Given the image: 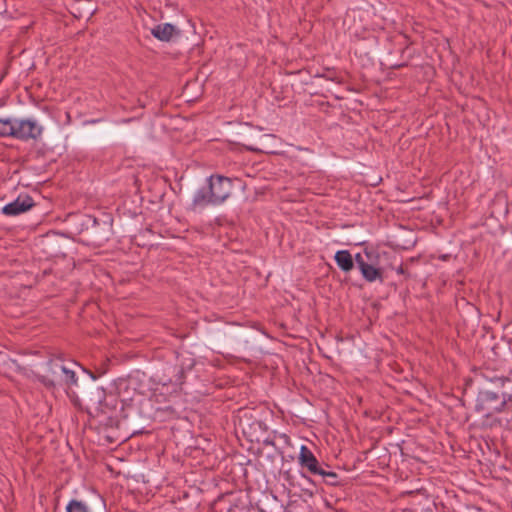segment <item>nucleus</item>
Instances as JSON below:
<instances>
[{
	"label": "nucleus",
	"mask_w": 512,
	"mask_h": 512,
	"mask_svg": "<svg viewBox=\"0 0 512 512\" xmlns=\"http://www.w3.org/2000/svg\"><path fill=\"white\" fill-rule=\"evenodd\" d=\"M106 425L112 426L113 425V419L112 418H108V422L106 423Z\"/></svg>",
	"instance_id": "29"
},
{
	"label": "nucleus",
	"mask_w": 512,
	"mask_h": 512,
	"mask_svg": "<svg viewBox=\"0 0 512 512\" xmlns=\"http://www.w3.org/2000/svg\"><path fill=\"white\" fill-rule=\"evenodd\" d=\"M233 179L221 175H211L206 179V186L201 187L194 195L193 207L219 205L232 194Z\"/></svg>",
	"instance_id": "2"
},
{
	"label": "nucleus",
	"mask_w": 512,
	"mask_h": 512,
	"mask_svg": "<svg viewBox=\"0 0 512 512\" xmlns=\"http://www.w3.org/2000/svg\"><path fill=\"white\" fill-rule=\"evenodd\" d=\"M80 241L93 247H102L113 235V219L108 214L99 217L82 215L79 218Z\"/></svg>",
	"instance_id": "1"
},
{
	"label": "nucleus",
	"mask_w": 512,
	"mask_h": 512,
	"mask_svg": "<svg viewBox=\"0 0 512 512\" xmlns=\"http://www.w3.org/2000/svg\"><path fill=\"white\" fill-rule=\"evenodd\" d=\"M195 365L194 359H189V363L184 364H172L166 363L160 372L154 374V380L163 386L171 385L174 390L181 388L185 382V373L187 370H191Z\"/></svg>",
	"instance_id": "4"
},
{
	"label": "nucleus",
	"mask_w": 512,
	"mask_h": 512,
	"mask_svg": "<svg viewBox=\"0 0 512 512\" xmlns=\"http://www.w3.org/2000/svg\"><path fill=\"white\" fill-rule=\"evenodd\" d=\"M365 256L368 262L365 265H362V268L360 269L362 277L367 282H374L379 280L381 283H383V270L376 267L374 263V259L377 258L378 255L374 251L365 249Z\"/></svg>",
	"instance_id": "11"
},
{
	"label": "nucleus",
	"mask_w": 512,
	"mask_h": 512,
	"mask_svg": "<svg viewBox=\"0 0 512 512\" xmlns=\"http://www.w3.org/2000/svg\"><path fill=\"white\" fill-rule=\"evenodd\" d=\"M152 35L160 41L168 42L173 36H180V31L170 23L158 24L151 30Z\"/></svg>",
	"instance_id": "14"
},
{
	"label": "nucleus",
	"mask_w": 512,
	"mask_h": 512,
	"mask_svg": "<svg viewBox=\"0 0 512 512\" xmlns=\"http://www.w3.org/2000/svg\"><path fill=\"white\" fill-rule=\"evenodd\" d=\"M408 50H409V47H408V46H406V47L402 50V54H405Z\"/></svg>",
	"instance_id": "31"
},
{
	"label": "nucleus",
	"mask_w": 512,
	"mask_h": 512,
	"mask_svg": "<svg viewBox=\"0 0 512 512\" xmlns=\"http://www.w3.org/2000/svg\"><path fill=\"white\" fill-rule=\"evenodd\" d=\"M35 205L33 198L29 195H19L13 202L6 204L2 208V213L7 216H17Z\"/></svg>",
	"instance_id": "12"
},
{
	"label": "nucleus",
	"mask_w": 512,
	"mask_h": 512,
	"mask_svg": "<svg viewBox=\"0 0 512 512\" xmlns=\"http://www.w3.org/2000/svg\"><path fill=\"white\" fill-rule=\"evenodd\" d=\"M482 376L487 381L484 389L492 390L506 398H512V370L509 371L508 375H504L486 367L482 370Z\"/></svg>",
	"instance_id": "7"
},
{
	"label": "nucleus",
	"mask_w": 512,
	"mask_h": 512,
	"mask_svg": "<svg viewBox=\"0 0 512 512\" xmlns=\"http://www.w3.org/2000/svg\"><path fill=\"white\" fill-rule=\"evenodd\" d=\"M404 66H407V62H404V63H400V64H393L392 65V68L394 69H399V68H402Z\"/></svg>",
	"instance_id": "26"
},
{
	"label": "nucleus",
	"mask_w": 512,
	"mask_h": 512,
	"mask_svg": "<svg viewBox=\"0 0 512 512\" xmlns=\"http://www.w3.org/2000/svg\"><path fill=\"white\" fill-rule=\"evenodd\" d=\"M90 380L81 382L76 391H68L67 395L75 405H81L84 402L88 412L90 409L99 410L105 400V390L95 383L96 377L89 373Z\"/></svg>",
	"instance_id": "3"
},
{
	"label": "nucleus",
	"mask_w": 512,
	"mask_h": 512,
	"mask_svg": "<svg viewBox=\"0 0 512 512\" xmlns=\"http://www.w3.org/2000/svg\"><path fill=\"white\" fill-rule=\"evenodd\" d=\"M46 365L48 367L47 375H41L31 371L29 377H31L33 380L39 381L48 390H53L56 388L57 383L62 376L65 365L63 364V359L61 357L50 358Z\"/></svg>",
	"instance_id": "8"
},
{
	"label": "nucleus",
	"mask_w": 512,
	"mask_h": 512,
	"mask_svg": "<svg viewBox=\"0 0 512 512\" xmlns=\"http://www.w3.org/2000/svg\"><path fill=\"white\" fill-rule=\"evenodd\" d=\"M317 475L322 478L323 483L329 486H344L346 484L345 478L325 466L320 469V472H318Z\"/></svg>",
	"instance_id": "15"
},
{
	"label": "nucleus",
	"mask_w": 512,
	"mask_h": 512,
	"mask_svg": "<svg viewBox=\"0 0 512 512\" xmlns=\"http://www.w3.org/2000/svg\"><path fill=\"white\" fill-rule=\"evenodd\" d=\"M493 412L494 411L482 412L484 414L481 421L482 427L490 429L508 428L512 420V411H510V415L506 417H502L498 413L495 414Z\"/></svg>",
	"instance_id": "13"
},
{
	"label": "nucleus",
	"mask_w": 512,
	"mask_h": 512,
	"mask_svg": "<svg viewBox=\"0 0 512 512\" xmlns=\"http://www.w3.org/2000/svg\"><path fill=\"white\" fill-rule=\"evenodd\" d=\"M66 512H90V510L83 501L72 499L66 506Z\"/></svg>",
	"instance_id": "20"
},
{
	"label": "nucleus",
	"mask_w": 512,
	"mask_h": 512,
	"mask_svg": "<svg viewBox=\"0 0 512 512\" xmlns=\"http://www.w3.org/2000/svg\"><path fill=\"white\" fill-rule=\"evenodd\" d=\"M284 476H285V479H286L287 481H290V479H291V475H290V472H289V471L285 472Z\"/></svg>",
	"instance_id": "28"
},
{
	"label": "nucleus",
	"mask_w": 512,
	"mask_h": 512,
	"mask_svg": "<svg viewBox=\"0 0 512 512\" xmlns=\"http://www.w3.org/2000/svg\"><path fill=\"white\" fill-rule=\"evenodd\" d=\"M129 417V414L128 413H125V411L123 410V418L124 419H127Z\"/></svg>",
	"instance_id": "30"
},
{
	"label": "nucleus",
	"mask_w": 512,
	"mask_h": 512,
	"mask_svg": "<svg viewBox=\"0 0 512 512\" xmlns=\"http://www.w3.org/2000/svg\"><path fill=\"white\" fill-rule=\"evenodd\" d=\"M435 503L427 500V505L423 506L419 512H433Z\"/></svg>",
	"instance_id": "22"
},
{
	"label": "nucleus",
	"mask_w": 512,
	"mask_h": 512,
	"mask_svg": "<svg viewBox=\"0 0 512 512\" xmlns=\"http://www.w3.org/2000/svg\"><path fill=\"white\" fill-rule=\"evenodd\" d=\"M337 266L345 273L350 272L354 268V260L348 250H339L334 256Z\"/></svg>",
	"instance_id": "16"
},
{
	"label": "nucleus",
	"mask_w": 512,
	"mask_h": 512,
	"mask_svg": "<svg viewBox=\"0 0 512 512\" xmlns=\"http://www.w3.org/2000/svg\"><path fill=\"white\" fill-rule=\"evenodd\" d=\"M57 385H64L66 387V393L68 391H75L73 386H75L77 389L80 386V384H78V378L76 377L75 372L66 366L64 367V371L62 372V376L60 377Z\"/></svg>",
	"instance_id": "17"
},
{
	"label": "nucleus",
	"mask_w": 512,
	"mask_h": 512,
	"mask_svg": "<svg viewBox=\"0 0 512 512\" xmlns=\"http://www.w3.org/2000/svg\"><path fill=\"white\" fill-rule=\"evenodd\" d=\"M15 121L11 119L0 118V136L1 137H13L15 138Z\"/></svg>",
	"instance_id": "19"
},
{
	"label": "nucleus",
	"mask_w": 512,
	"mask_h": 512,
	"mask_svg": "<svg viewBox=\"0 0 512 512\" xmlns=\"http://www.w3.org/2000/svg\"><path fill=\"white\" fill-rule=\"evenodd\" d=\"M97 507L99 508V510L101 512H104L105 509H106V504H105V501L102 497L98 496V499H97Z\"/></svg>",
	"instance_id": "23"
},
{
	"label": "nucleus",
	"mask_w": 512,
	"mask_h": 512,
	"mask_svg": "<svg viewBox=\"0 0 512 512\" xmlns=\"http://www.w3.org/2000/svg\"><path fill=\"white\" fill-rule=\"evenodd\" d=\"M374 15V8L371 5L351 8L344 16L343 25L354 36H360L369 28V22Z\"/></svg>",
	"instance_id": "5"
},
{
	"label": "nucleus",
	"mask_w": 512,
	"mask_h": 512,
	"mask_svg": "<svg viewBox=\"0 0 512 512\" xmlns=\"http://www.w3.org/2000/svg\"><path fill=\"white\" fill-rule=\"evenodd\" d=\"M512 411V398L498 395L492 390L483 389L478 393L476 410L478 412L494 411L502 413L504 410Z\"/></svg>",
	"instance_id": "6"
},
{
	"label": "nucleus",
	"mask_w": 512,
	"mask_h": 512,
	"mask_svg": "<svg viewBox=\"0 0 512 512\" xmlns=\"http://www.w3.org/2000/svg\"><path fill=\"white\" fill-rule=\"evenodd\" d=\"M396 271H397V273H398V274H402V275L406 274V270H405V268L403 267V265H400V266L396 269Z\"/></svg>",
	"instance_id": "25"
},
{
	"label": "nucleus",
	"mask_w": 512,
	"mask_h": 512,
	"mask_svg": "<svg viewBox=\"0 0 512 512\" xmlns=\"http://www.w3.org/2000/svg\"><path fill=\"white\" fill-rule=\"evenodd\" d=\"M303 491V494L308 496L309 498H313L315 496V492L313 490H310V489H302Z\"/></svg>",
	"instance_id": "24"
},
{
	"label": "nucleus",
	"mask_w": 512,
	"mask_h": 512,
	"mask_svg": "<svg viewBox=\"0 0 512 512\" xmlns=\"http://www.w3.org/2000/svg\"><path fill=\"white\" fill-rule=\"evenodd\" d=\"M353 260L357 264V267L359 268V270L362 268V265H365L368 262V260H365L364 257L360 253H357L355 255V258H353Z\"/></svg>",
	"instance_id": "21"
},
{
	"label": "nucleus",
	"mask_w": 512,
	"mask_h": 512,
	"mask_svg": "<svg viewBox=\"0 0 512 512\" xmlns=\"http://www.w3.org/2000/svg\"><path fill=\"white\" fill-rule=\"evenodd\" d=\"M15 127V138L22 141L37 140L43 132V127L30 119L15 120Z\"/></svg>",
	"instance_id": "9"
},
{
	"label": "nucleus",
	"mask_w": 512,
	"mask_h": 512,
	"mask_svg": "<svg viewBox=\"0 0 512 512\" xmlns=\"http://www.w3.org/2000/svg\"><path fill=\"white\" fill-rule=\"evenodd\" d=\"M250 128L251 127H247L246 129H243L240 133V141H241V144L247 149V150H250V151H261L260 148L257 147L256 145V139L255 137H253L250 133Z\"/></svg>",
	"instance_id": "18"
},
{
	"label": "nucleus",
	"mask_w": 512,
	"mask_h": 512,
	"mask_svg": "<svg viewBox=\"0 0 512 512\" xmlns=\"http://www.w3.org/2000/svg\"><path fill=\"white\" fill-rule=\"evenodd\" d=\"M298 463L303 469H307V471L312 475H317L323 466L330 468L328 464L320 463L313 452L306 445H302L300 447Z\"/></svg>",
	"instance_id": "10"
},
{
	"label": "nucleus",
	"mask_w": 512,
	"mask_h": 512,
	"mask_svg": "<svg viewBox=\"0 0 512 512\" xmlns=\"http://www.w3.org/2000/svg\"><path fill=\"white\" fill-rule=\"evenodd\" d=\"M302 476L312 485H316L315 481L312 478L306 476L305 474H302Z\"/></svg>",
	"instance_id": "27"
}]
</instances>
